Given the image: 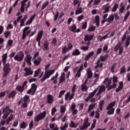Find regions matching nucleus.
Segmentation results:
<instances>
[{"mask_svg":"<svg viewBox=\"0 0 130 130\" xmlns=\"http://www.w3.org/2000/svg\"><path fill=\"white\" fill-rule=\"evenodd\" d=\"M108 37V34H106L104 37H102L101 36H98L96 38L99 41L102 42L103 40H105Z\"/></svg>","mask_w":130,"mask_h":130,"instance_id":"5701e85b","label":"nucleus"},{"mask_svg":"<svg viewBox=\"0 0 130 130\" xmlns=\"http://www.w3.org/2000/svg\"><path fill=\"white\" fill-rule=\"evenodd\" d=\"M123 88V82H119V85L117 89H115V92H119Z\"/></svg>","mask_w":130,"mask_h":130,"instance_id":"a878e982","label":"nucleus"},{"mask_svg":"<svg viewBox=\"0 0 130 130\" xmlns=\"http://www.w3.org/2000/svg\"><path fill=\"white\" fill-rule=\"evenodd\" d=\"M49 5V1H45L44 3H43V5L41 7V10H44Z\"/></svg>","mask_w":130,"mask_h":130,"instance_id":"37998d69","label":"nucleus"},{"mask_svg":"<svg viewBox=\"0 0 130 130\" xmlns=\"http://www.w3.org/2000/svg\"><path fill=\"white\" fill-rule=\"evenodd\" d=\"M30 29L29 27H26L23 29L22 32V40H25L26 37V32Z\"/></svg>","mask_w":130,"mask_h":130,"instance_id":"412c9836","label":"nucleus"},{"mask_svg":"<svg viewBox=\"0 0 130 130\" xmlns=\"http://www.w3.org/2000/svg\"><path fill=\"white\" fill-rule=\"evenodd\" d=\"M130 45V37H128L125 41V47L127 48Z\"/></svg>","mask_w":130,"mask_h":130,"instance_id":"09e8293b","label":"nucleus"},{"mask_svg":"<svg viewBox=\"0 0 130 130\" xmlns=\"http://www.w3.org/2000/svg\"><path fill=\"white\" fill-rule=\"evenodd\" d=\"M27 124L23 121L20 124V128L22 129H25L27 127Z\"/></svg>","mask_w":130,"mask_h":130,"instance_id":"a18cd8bd","label":"nucleus"},{"mask_svg":"<svg viewBox=\"0 0 130 130\" xmlns=\"http://www.w3.org/2000/svg\"><path fill=\"white\" fill-rule=\"evenodd\" d=\"M126 72V68L125 66H123L121 69H120V74H122Z\"/></svg>","mask_w":130,"mask_h":130,"instance_id":"5fc2aeb1","label":"nucleus"},{"mask_svg":"<svg viewBox=\"0 0 130 130\" xmlns=\"http://www.w3.org/2000/svg\"><path fill=\"white\" fill-rule=\"evenodd\" d=\"M120 7L121 8L119 10V12L120 13H123L124 11L125 10L126 5L125 4H123V3H121Z\"/></svg>","mask_w":130,"mask_h":130,"instance_id":"72a5a7b5","label":"nucleus"},{"mask_svg":"<svg viewBox=\"0 0 130 130\" xmlns=\"http://www.w3.org/2000/svg\"><path fill=\"white\" fill-rule=\"evenodd\" d=\"M104 103H105V101L104 100H102L99 102V108L100 111L103 110V105H104Z\"/></svg>","mask_w":130,"mask_h":130,"instance_id":"e433bc0d","label":"nucleus"},{"mask_svg":"<svg viewBox=\"0 0 130 130\" xmlns=\"http://www.w3.org/2000/svg\"><path fill=\"white\" fill-rule=\"evenodd\" d=\"M54 73V70L46 71L45 72V74L43 75V77L40 79V81L41 82H44L47 79L49 78L51 75L53 74Z\"/></svg>","mask_w":130,"mask_h":130,"instance_id":"f03ea898","label":"nucleus"},{"mask_svg":"<svg viewBox=\"0 0 130 130\" xmlns=\"http://www.w3.org/2000/svg\"><path fill=\"white\" fill-rule=\"evenodd\" d=\"M122 43L121 42H118L114 48V51L116 52H118V55H121L124 51L123 47H121Z\"/></svg>","mask_w":130,"mask_h":130,"instance_id":"7ed1b4c3","label":"nucleus"},{"mask_svg":"<svg viewBox=\"0 0 130 130\" xmlns=\"http://www.w3.org/2000/svg\"><path fill=\"white\" fill-rule=\"evenodd\" d=\"M54 102V97L51 94H47L46 102L49 104H52Z\"/></svg>","mask_w":130,"mask_h":130,"instance_id":"4468645a","label":"nucleus"},{"mask_svg":"<svg viewBox=\"0 0 130 130\" xmlns=\"http://www.w3.org/2000/svg\"><path fill=\"white\" fill-rule=\"evenodd\" d=\"M105 91H106V87H105V85H102L100 87L99 90L96 95H99L103 93V92H104Z\"/></svg>","mask_w":130,"mask_h":130,"instance_id":"a211bd4d","label":"nucleus"},{"mask_svg":"<svg viewBox=\"0 0 130 130\" xmlns=\"http://www.w3.org/2000/svg\"><path fill=\"white\" fill-rule=\"evenodd\" d=\"M101 0H94L93 5L94 6H97L101 3Z\"/></svg>","mask_w":130,"mask_h":130,"instance_id":"680f3d73","label":"nucleus"},{"mask_svg":"<svg viewBox=\"0 0 130 130\" xmlns=\"http://www.w3.org/2000/svg\"><path fill=\"white\" fill-rule=\"evenodd\" d=\"M58 73L56 72V73L55 76H53V77H52L51 78L50 80L53 81V84H56L57 83V78H58Z\"/></svg>","mask_w":130,"mask_h":130,"instance_id":"393cba45","label":"nucleus"},{"mask_svg":"<svg viewBox=\"0 0 130 130\" xmlns=\"http://www.w3.org/2000/svg\"><path fill=\"white\" fill-rule=\"evenodd\" d=\"M95 105H96L95 103H92L90 104L88 108L87 113H89V112L94 108Z\"/></svg>","mask_w":130,"mask_h":130,"instance_id":"bb28decb","label":"nucleus"},{"mask_svg":"<svg viewBox=\"0 0 130 130\" xmlns=\"http://www.w3.org/2000/svg\"><path fill=\"white\" fill-rule=\"evenodd\" d=\"M89 119L88 117L85 118L84 119L83 125L79 127L80 130H84L88 128L90 126V123L89 122Z\"/></svg>","mask_w":130,"mask_h":130,"instance_id":"39448f33","label":"nucleus"},{"mask_svg":"<svg viewBox=\"0 0 130 130\" xmlns=\"http://www.w3.org/2000/svg\"><path fill=\"white\" fill-rule=\"evenodd\" d=\"M110 8H111V6L109 3H107V4L103 5L102 6V11H104L103 12V14H106L107 13H109Z\"/></svg>","mask_w":130,"mask_h":130,"instance_id":"1a4fd4ad","label":"nucleus"},{"mask_svg":"<svg viewBox=\"0 0 130 130\" xmlns=\"http://www.w3.org/2000/svg\"><path fill=\"white\" fill-rule=\"evenodd\" d=\"M3 112L4 113L3 118L6 119L8 118L10 113H13V111L12 109H10L9 106H6V108H3Z\"/></svg>","mask_w":130,"mask_h":130,"instance_id":"20e7f679","label":"nucleus"},{"mask_svg":"<svg viewBox=\"0 0 130 130\" xmlns=\"http://www.w3.org/2000/svg\"><path fill=\"white\" fill-rule=\"evenodd\" d=\"M42 61V58L41 57H39L37 59H35L34 60V64L36 66H38L41 64V62Z\"/></svg>","mask_w":130,"mask_h":130,"instance_id":"b1692460","label":"nucleus"},{"mask_svg":"<svg viewBox=\"0 0 130 130\" xmlns=\"http://www.w3.org/2000/svg\"><path fill=\"white\" fill-rule=\"evenodd\" d=\"M119 7V5L118 4H115L114 5V6L113 7V8H112V11L113 12H115L117 11V9Z\"/></svg>","mask_w":130,"mask_h":130,"instance_id":"3c124183","label":"nucleus"},{"mask_svg":"<svg viewBox=\"0 0 130 130\" xmlns=\"http://www.w3.org/2000/svg\"><path fill=\"white\" fill-rule=\"evenodd\" d=\"M57 111V110L56 108L53 107L51 109V115H53Z\"/></svg>","mask_w":130,"mask_h":130,"instance_id":"052dcab7","label":"nucleus"},{"mask_svg":"<svg viewBox=\"0 0 130 130\" xmlns=\"http://www.w3.org/2000/svg\"><path fill=\"white\" fill-rule=\"evenodd\" d=\"M78 124L75 123L73 121L71 120L69 126L71 128H77L78 127Z\"/></svg>","mask_w":130,"mask_h":130,"instance_id":"473e14b6","label":"nucleus"},{"mask_svg":"<svg viewBox=\"0 0 130 130\" xmlns=\"http://www.w3.org/2000/svg\"><path fill=\"white\" fill-rule=\"evenodd\" d=\"M46 112L44 111L42 113H40L38 115L35 116V121L39 122V121L44 119L46 116Z\"/></svg>","mask_w":130,"mask_h":130,"instance_id":"423d86ee","label":"nucleus"},{"mask_svg":"<svg viewBox=\"0 0 130 130\" xmlns=\"http://www.w3.org/2000/svg\"><path fill=\"white\" fill-rule=\"evenodd\" d=\"M16 90L20 92H22L24 90V88L21 86H16Z\"/></svg>","mask_w":130,"mask_h":130,"instance_id":"79ce46f5","label":"nucleus"},{"mask_svg":"<svg viewBox=\"0 0 130 130\" xmlns=\"http://www.w3.org/2000/svg\"><path fill=\"white\" fill-rule=\"evenodd\" d=\"M66 108L64 106H60V112L64 113L66 112Z\"/></svg>","mask_w":130,"mask_h":130,"instance_id":"4d7b16f0","label":"nucleus"},{"mask_svg":"<svg viewBox=\"0 0 130 130\" xmlns=\"http://www.w3.org/2000/svg\"><path fill=\"white\" fill-rule=\"evenodd\" d=\"M68 127V124L67 123H65L63 126H61L60 127V129L61 130H66L67 128Z\"/></svg>","mask_w":130,"mask_h":130,"instance_id":"e2e57ef3","label":"nucleus"},{"mask_svg":"<svg viewBox=\"0 0 130 130\" xmlns=\"http://www.w3.org/2000/svg\"><path fill=\"white\" fill-rule=\"evenodd\" d=\"M84 19V17L83 15H80L77 17V20L79 21H81Z\"/></svg>","mask_w":130,"mask_h":130,"instance_id":"69168bd1","label":"nucleus"},{"mask_svg":"<svg viewBox=\"0 0 130 130\" xmlns=\"http://www.w3.org/2000/svg\"><path fill=\"white\" fill-rule=\"evenodd\" d=\"M94 23L97 27H99L100 26V18L99 15H96L94 17Z\"/></svg>","mask_w":130,"mask_h":130,"instance_id":"dca6fc26","label":"nucleus"},{"mask_svg":"<svg viewBox=\"0 0 130 130\" xmlns=\"http://www.w3.org/2000/svg\"><path fill=\"white\" fill-rule=\"evenodd\" d=\"M96 29V27L93 25H91L88 28L87 31L89 32L94 31Z\"/></svg>","mask_w":130,"mask_h":130,"instance_id":"c03bdc74","label":"nucleus"},{"mask_svg":"<svg viewBox=\"0 0 130 130\" xmlns=\"http://www.w3.org/2000/svg\"><path fill=\"white\" fill-rule=\"evenodd\" d=\"M29 99H30V98L28 95H25L23 97V102H24L25 103H27L29 101Z\"/></svg>","mask_w":130,"mask_h":130,"instance_id":"8fccbe9b","label":"nucleus"},{"mask_svg":"<svg viewBox=\"0 0 130 130\" xmlns=\"http://www.w3.org/2000/svg\"><path fill=\"white\" fill-rule=\"evenodd\" d=\"M66 93V90H61L59 93L58 98H61L63 95Z\"/></svg>","mask_w":130,"mask_h":130,"instance_id":"13d9d810","label":"nucleus"},{"mask_svg":"<svg viewBox=\"0 0 130 130\" xmlns=\"http://www.w3.org/2000/svg\"><path fill=\"white\" fill-rule=\"evenodd\" d=\"M13 41L12 40H8V42H7V46L8 47H11L13 45Z\"/></svg>","mask_w":130,"mask_h":130,"instance_id":"6e6d98bb","label":"nucleus"},{"mask_svg":"<svg viewBox=\"0 0 130 130\" xmlns=\"http://www.w3.org/2000/svg\"><path fill=\"white\" fill-rule=\"evenodd\" d=\"M34 126V121H31L30 122H29V129H32L33 128Z\"/></svg>","mask_w":130,"mask_h":130,"instance_id":"774afa93","label":"nucleus"},{"mask_svg":"<svg viewBox=\"0 0 130 130\" xmlns=\"http://www.w3.org/2000/svg\"><path fill=\"white\" fill-rule=\"evenodd\" d=\"M41 73V69H39L37 71H35V74H34V77H37Z\"/></svg>","mask_w":130,"mask_h":130,"instance_id":"4c0bfd02","label":"nucleus"},{"mask_svg":"<svg viewBox=\"0 0 130 130\" xmlns=\"http://www.w3.org/2000/svg\"><path fill=\"white\" fill-rule=\"evenodd\" d=\"M43 34V30L39 31V32H38V36H37V38H36V41L38 42V45H39V47L41 46V41L42 39Z\"/></svg>","mask_w":130,"mask_h":130,"instance_id":"6e6552de","label":"nucleus"},{"mask_svg":"<svg viewBox=\"0 0 130 130\" xmlns=\"http://www.w3.org/2000/svg\"><path fill=\"white\" fill-rule=\"evenodd\" d=\"M81 54V52L78 49H76L75 50H73L72 55L73 56H79Z\"/></svg>","mask_w":130,"mask_h":130,"instance_id":"c756f323","label":"nucleus"},{"mask_svg":"<svg viewBox=\"0 0 130 130\" xmlns=\"http://www.w3.org/2000/svg\"><path fill=\"white\" fill-rule=\"evenodd\" d=\"M93 38H94V35H86L85 36L84 38V40L85 42L90 41L93 39Z\"/></svg>","mask_w":130,"mask_h":130,"instance_id":"aec40b11","label":"nucleus"},{"mask_svg":"<svg viewBox=\"0 0 130 130\" xmlns=\"http://www.w3.org/2000/svg\"><path fill=\"white\" fill-rule=\"evenodd\" d=\"M14 115L13 114H11L8 118L6 119V124H9L10 122L13 119Z\"/></svg>","mask_w":130,"mask_h":130,"instance_id":"58836bf2","label":"nucleus"},{"mask_svg":"<svg viewBox=\"0 0 130 130\" xmlns=\"http://www.w3.org/2000/svg\"><path fill=\"white\" fill-rule=\"evenodd\" d=\"M76 29H77V26L75 24H73L72 26H71L69 28V30H70L71 31H72L73 32H76Z\"/></svg>","mask_w":130,"mask_h":130,"instance_id":"f704fd0d","label":"nucleus"},{"mask_svg":"<svg viewBox=\"0 0 130 130\" xmlns=\"http://www.w3.org/2000/svg\"><path fill=\"white\" fill-rule=\"evenodd\" d=\"M88 49H89L88 46H87V47L82 46V47H81V50L84 51H86L88 50Z\"/></svg>","mask_w":130,"mask_h":130,"instance_id":"338daca9","label":"nucleus"},{"mask_svg":"<svg viewBox=\"0 0 130 130\" xmlns=\"http://www.w3.org/2000/svg\"><path fill=\"white\" fill-rule=\"evenodd\" d=\"M112 81L108 78H106L103 81V84L106 85V88H108L109 86L111 85Z\"/></svg>","mask_w":130,"mask_h":130,"instance_id":"f3484780","label":"nucleus"},{"mask_svg":"<svg viewBox=\"0 0 130 130\" xmlns=\"http://www.w3.org/2000/svg\"><path fill=\"white\" fill-rule=\"evenodd\" d=\"M107 110H108L107 111V114L108 115H113L114 114L115 112V108H111L110 109H107Z\"/></svg>","mask_w":130,"mask_h":130,"instance_id":"ea45409f","label":"nucleus"},{"mask_svg":"<svg viewBox=\"0 0 130 130\" xmlns=\"http://www.w3.org/2000/svg\"><path fill=\"white\" fill-rule=\"evenodd\" d=\"M108 57H109L108 54H106L104 56L102 55L100 57L101 61L102 62L106 61V60H107V58H108Z\"/></svg>","mask_w":130,"mask_h":130,"instance_id":"c9c22d12","label":"nucleus"},{"mask_svg":"<svg viewBox=\"0 0 130 130\" xmlns=\"http://www.w3.org/2000/svg\"><path fill=\"white\" fill-rule=\"evenodd\" d=\"M107 20L108 23H111L114 20V16L112 14L109 15Z\"/></svg>","mask_w":130,"mask_h":130,"instance_id":"c85d7f7f","label":"nucleus"},{"mask_svg":"<svg viewBox=\"0 0 130 130\" xmlns=\"http://www.w3.org/2000/svg\"><path fill=\"white\" fill-rule=\"evenodd\" d=\"M16 94H17V92L16 90H12L11 92H10L9 94H8V95L7 96L9 99H15Z\"/></svg>","mask_w":130,"mask_h":130,"instance_id":"6ab92c4d","label":"nucleus"},{"mask_svg":"<svg viewBox=\"0 0 130 130\" xmlns=\"http://www.w3.org/2000/svg\"><path fill=\"white\" fill-rule=\"evenodd\" d=\"M83 12L82 7H80L78 8L77 10L75 12V15H79Z\"/></svg>","mask_w":130,"mask_h":130,"instance_id":"de8ad7c7","label":"nucleus"},{"mask_svg":"<svg viewBox=\"0 0 130 130\" xmlns=\"http://www.w3.org/2000/svg\"><path fill=\"white\" fill-rule=\"evenodd\" d=\"M81 87V89L83 91H86L88 89L87 86L86 85H84V84H82Z\"/></svg>","mask_w":130,"mask_h":130,"instance_id":"a19ab883","label":"nucleus"},{"mask_svg":"<svg viewBox=\"0 0 130 130\" xmlns=\"http://www.w3.org/2000/svg\"><path fill=\"white\" fill-rule=\"evenodd\" d=\"M65 80H66V74L64 73H62L59 78V83L64 82Z\"/></svg>","mask_w":130,"mask_h":130,"instance_id":"cd10ccee","label":"nucleus"},{"mask_svg":"<svg viewBox=\"0 0 130 130\" xmlns=\"http://www.w3.org/2000/svg\"><path fill=\"white\" fill-rule=\"evenodd\" d=\"M118 78L117 76H113V83H118Z\"/></svg>","mask_w":130,"mask_h":130,"instance_id":"bf43d9fd","label":"nucleus"},{"mask_svg":"<svg viewBox=\"0 0 130 130\" xmlns=\"http://www.w3.org/2000/svg\"><path fill=\"white\" fill-rule=\"evenodd\" d=\"M24 71H25L24 77H27L29 75L33 74V71H32L30 68H24Z\"/></svg>","mask_w":130,"mask_h":130,"instance_id":"2eb2a0df","label":"nucleus"},{"mask_svg":"<svg viewBox=\"0 0 130 130\" xmlns=\"http://www.w3.org/2000/svg\"><path fill=\"white\" fill-rule=\"evenodd\" d=\"M87 27V22H85L83 25H82V29H86Z\"/></svg>","mask_w":130,"mask_h":130,"instance_id":"0e129e2a","label":"nucleus"},{"mask_svg":"<svg viewBox=\"0 0 130 130\" xmlns=\"http://www.w3.org/2000/svg\"><path fill=\"white\" fill-rule=\"evenodd\" d=\"M68 50H69V49H68L67 46H64L62 48V53L65 54L68 52Z\"/></svg>","mask_w":130,"mask_h":130,"instance_id":"864d4df0","label":"nucleus"},{"mask_svg":"<svg viewBox=\"0 0 130 130\" xmlns=\"http://www.w3.org/2000/svg\"><path fill=\"white\" fill-rule=\"evenodd\" d=\"M87 75V78L89 79L92 78L93 76V73L91 71V69L90 68H89L87 69L86 71Z\"/></svg>","mask_w":130,"mask_h":130,"instance_id":"4be33fe9","label":"nucleus"},{"mask_svg":"<svg viewBox=\"0 0 130 130\" xmlns=\"http://www.w3.org/2000/svg\"><path fill=\"white\" fill-rule=\"evenodd\" d=\"M99 88L95 89L92 92L89 93L88 96L84 100L85 102H89L90 99H92L94 96V95L96 94Z\"/></svg>","mask_w":130,"mask_h":130,"instance_id":"9d476101","label":"nucleus"},{"mask_svg":"<svg viewBox=\"0 0 130 130\" xmlns=\"http://www.w3.org/2000/svg\"><path fill=\"white\" fill-rule=\"evenodd\" d=\"M49 44L48 43V42L47 41H45L44 42L43 44V50L45 51V50H48L49 49Z\"/></svg>","mask_w":130,"mask_h":130,"instance_id":"7c9ffc66","label":"nucleus"},{"mask_svg":"<svg viewBox=\"0 0 130 130\" xmlns=\"http://www.w3.org/2000/svg\"><path fill=\"white\" fill-rule=\"evenodd\" d=\"M115 104H116V102H115V101H114V102H113L110 103V104L108 105V106H107V108H106V110H110V109L113 108V107L115 106Z\"/></svg>","mask_w":130,"mask_h":130,"instance_id":"2f4dec72","label":"nucleus"},{"mask_svg":"<svg viewBox=\"0 0 130 130\" xmlns=\"http://www.w3.org/2000/svg\"><path fill=\"white\" fill-rule=\"evenodd\" d=\"M31 59H32V56H31L30 54H27L26 56H25V58H24V60L25 62H26V63L28 64V66H31Z\"/></svg>","mask_w":130,"mask_h":130,"instance_id":"ddd939ff","label":"nucleus"},{"mask_svg":"<svg viewBox=\"0 0 130 130\" xmlns=\"http://www.w3.org/2000/svg\"><path fill=\"white\" fill-rule=\"evenodd\" d=\"M37 89V85L35 84H31V88L27 91V94H30L31 93V95H34Z\"/></svg>","mask_w":130,"mask_h":130,"instance_id":"9b49d317","label":"nucleus"},{"mask_svg":"<svg viewBox=\"0 0 130 130\" xmlns=\"http://www.w3.org/2000/svg\"><path fill=\"white\" fill-rule=\"evenodd\" d=\"M129 16H130V11H128L127 12L126 14L125 15V16L124 17V21H126Z\"/></svg>","mask_w":130,"mask_h":130,"instance_id":"603ef678","label":"nucleus"},{"mask_svg":"<svg viewBox=\"0 0 130 130\" xmlns=\"http://www.w3.org/2000/svg\"><path fill=\"white\" fill-rule=\"evenodd\" d=\"M24 57V54L23 51H19L18 52V54H16L15 56H14V60L18 61H21L23 59Z\"/></svg>","mask_w":130,"mask_h":130,"instance_id":"0eeeda50","label":"nucleus"},{"mask_svg":"<svg viewBox=\"0 0 130 130\" xmlns=\"http://www.w3.org/2000/svg\"><path fill=\"white\" fill-rule=\"evenodd\" d=\"M100 117V110H99V109H98L95 111V118H96V119H99Z\"/></svg>","mask_w":130,"mask_h":130,"instance_id":"49530a36","label":"nucleus"},{"mask_svg":"<svg viewBox=\"0 0 130 130\" xmlns=\"http://www.w3.org/2000/svg\"><path fill=\"white\" fill-rule=\"evenodd\" d=\"M8 58L7 53L4 54L2 56V62H3V65L4 67L3 68V71L4 72L3 77L4 78H6L8 74L11 72V69L10 68V64L9 63H6L7 59Z\"/></svg>","mask_w":130,"mask_h":130,"instance_id":"f257e3e1","label":"nucleus"},{"mask_svg":"<svg viewBox=\"0 0 130 130\" xmlns=\"http://www.w3.org/2000/svg\"><path fill=\"white\" fill-rule=\"evenodd\" d=\"M75 95V93H72L70 95V92H67L65 95L64 100L65 101H67L68 100L69 101L72 100L73 99H74V97Z\"/></svg>","mask_w":130,"mask_h":130,"instance_id":"f8f14e48","label":"nucleus"}]
</instances>
